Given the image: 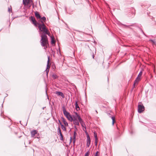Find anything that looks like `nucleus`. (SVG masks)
Returning <instances> with one entry per match:
<instances>
[{
    "mask_svg": "<svg viewBox=\"0 0 156 156\" xmlns=\"http://www.w3.org/2000/svg\"><path fill=\"white\" fill-rule=\"evenodd\" d=\"M41 24L39 23L37 26L39 28V30L42 32L40 33L41 37V44L43 47H44V49H46L47 47L46 46L48 44V40L47 34L49 36L50 33L48 32L47 29L46 28L44 23L41 21Z\"/></svg>",
    "mask_w": 156,
    "mask_h": 156,
    "instance_id": "nucleus-1",
    "label": "nucleus"
},
{
    "mask_svg": "<svg viewBox=\"0 0 156 156\" xmlns=\"http://www.w3.org/2000/svg\"><path fill=\"white\" fill-rule=\"evenodd\" d=\"M62 111L64 115L66 118L70 122H72L73 120V119L72 116L70 115L69 112L66 111L65 106L62 107Z\"/></svg>",
    "mask_w": 156,
    "mask_h": 156,
    "instance_id": "nucleus-2",
    "label": "nucleus"
},
{
    "mask_svg": "<svg viewBox=\"0 0 156 156\" xmlns=\"http://www.w3.org/2000/svg\"><path fill=\"white\" fill-rule=\"evenodd\" d=\"M75 115H73V123L75 125L79 126V117L80 116L76 112L75 113Z\"/></svg>",
    "mask_w": 156,
    "mask_h": 156,
    "instance_id": "nucleus-3",
    "label": "nucleus"
},
{
    "mask_svg": "<svg viewBox=\"0 0 156 156\" xmlns=\"http://www.w3.org/2000/svg\"><path fill=\"white\" fill-rule=\"evenodd\" d=\"M86 133L87 134V147H89L90 145V139L89 135L88 134L86 130L85 131Z\"/></svg>",
    "mask_w": 156,
    "mask_h": 156,
    "instance_id": "nucleus-4",
    "label": "nucleus"
},
{
    "mask_svg": "<svg viewBox=\"0 0 156 156\" xmlns=\"http://www.w3.org/2000/svg\"><path fill=\"white\" fill-rule=\"evenodd\" d=\"M144 110V107L143 105H138V112L139 113L142 112Z\"/></svg>",
    "mask_w": 156,
    "mask_h": 156,
    "instance_id": "nucleus-5",
    "label": "nucleus"
},
{
    "mask_svg": "<svg viewBox=\"0 0 156 156\" xmlns=\"http://www.w3.org/2000/svg\"><path fill=\"white\" fill-rule=\"evenodd\" d=\"M30 20L32 22V23L34 25L36 26L37 27L39 23H37L36 21L35 18L31 16L30 18Z\"/></svg>",
    "mask_w": 156,
    "mask_h": 156,
    "instance_id": "nucleus-6",
    "label": "nucleus"
},
{
    "mask_svg": "<svg viewBox=\"0 0 156 156\" xmlns=\"http://www.w3.org/2000/svg\"><path fill=\"white\" fill-rule=\"evenodd\" d=\"M55 94L58 96H60L62 97L63 98H65V95L61 92L60 91H56Z\"/></svg>",
    "mask_w": 156,
    "mask_h": 156,
    "instance_id": "nucleus-7",
    "label": "nucleus"
},
{
    "mask_svg": "<svg viewBox=\"0 0 156 156\" xmlns=\"http://www.w3.org/2000/svg\"><path fill=\"white\" fill-rule=\"evenodd\" d=\"M31 2V0H23V4L25 5L30 4Z\"/></svg>",
    "mask_w": 156,
    "mask_h": 156,
    "instance_id": "nucleus-8",
    "label": "nucleus"
},
{
    "mask_svg": "<svg viewBox=\"0 0 156 156\" xmlns=\"http://www.w3.org/2000/svg\"><path fill=\"white\" fill-rule=\"evenodd\" d=\"M79 121L80 123L81 124V126L84 127V126H85V124L84 123V122L83 120L81 119L80 117H79Z\"/></svg>",
    "mask_w": 156,
    "mask_h": 156,
    "instance_id": "nucleus-9",
    "label": "nucleus"
},
{
    "mask_svg": "<svg viewBox=\"0 0 156 156\" xmlns=\"http://www.w3.org/2000/svg\"><path fill=\"white\" fill-rule=\"evenodd\" d=\"M37 131L36 130H34L31 132V136L32 137H34L35 135L37 134Z\"/></svg>",
    "mask_w": 156,
    "mask_h": 156,
    "instance_id": "nucleus-10",
    "label": "nucleus"
},
{
    "mask_svg": "<svg viewBox=\"0 0 156 156\" xmlns=\"http://www.w3.org/2000/svg\"><path fill=\"white\" fill-rule=\"evenodd\" d=\"M35 15L37 19H41V16L38 12L37 11L35 12Z\"/></svg>",
    "mask_w": 156,
    "mask_h": 156,
    "instance_id": "nucleus-11",
    "label": "nucleus"
},
{
    "mask_svg": "<svg viewBox=\"0 0 156 156\" xmlns=\"http://www.w3.org/2000/svg\"><path fill=\"white\" fill-rule=\"evenodd\" d=\"M49 57L48 56V60L47 61V68L46 69H49L50 68V66L49 65Z\"/></svg>",
    "mask_w": 156,
    "mask_h": 156,
    "instance_id": "nucleus-12",
    "label": "nucleus"
},
{
    "mask_svg": "<svg viewBox=\"0 0 156 156\" xmlns=\"http://www.w3.org/2000/svg\"><path fill=\"white\" fill-rule=\"evenodd\" d=\"M77 101H76L75 103V108L77 111H78L80 110V108L78 106Z\"/></svg>",
    "mask_w": 156,
    "mask_h": 156,
    "instance_id": "nucleus-13",
    "label": "nucleus"
},
{
    "mask_svg": "<svg viewBox=\"0 0 156 156\" xmlns=\"http://www.w3.org/2000/svg\"><path fill=\"white\" fill-rule=\"evenodd\" d=\"M62 121L65 126H68V124L64 119H62Z\"/></svg>",
    "mask_w": 156,
    "mask_h": 156,
    "instance_id": "nucleus-14",
    "label": "nucleus"
},
{
    "mask_svg": "<svg viewBox=\"0 0 156 156\" xmlns=\"http://www.w3.org/2000/svg\"><path fill=\"white\" fill-rule=\"evenodd\" d=\"M40 21L41 23V21H42V22L43 21L44 22H45L46 19L45 17L43 16L42 17H41V18L40 19Z\"/></svg>",
    "mask_w": 156,
    "mask_h": 156,
    "instance_id": "nucleus-15",
    "label": "nucleus"
},
{
    "mask_svg": "<svg viewBox=\"0 0 156 156\" xmlns=\"http://www.w3.org/2000/svg\"><path fill=\"white\" fill-rule=\"evenodd\" d=\"M111 117L112 119V125H113L115 121V118L114 116H112Z\"/></svg>",
    "mask_w": 156,
    "mask_h": 156,
    "instance_id": "nucleus-16",
    "label": "nucleus"
},
{
    "mask_svg": "<svg viewBox=\"0 0 156 156\" xmlns=\"http://www.w3.org/2000/svg\"><path fill=\"white\" fill-rule=\"evenodd\" d=\"M52 76L54 79H56L58 77V76L56 74L54 73L52 75Z\"/></svg>",
    "mask_w": 156,
    "mask_h": 156,
    "instance_id": "nucleus-17",
    "label": "nucleus"
},
{
    "mask_svg": "<svg viewBox=\"0 0 156 156\" xmlns=\"http://www.w3.org/2000/svg\"><path fill=\"white\" fill-rule=\"evenodd\" d=\"M61 128L64 131H66V129L65 126L63 125H61Z\"/></svg>",
    "mask_w": 156,
    "mask_h": 156,
    "instance_id": "nucleus-18",
    "label": "nucleus"
},
{
    "mask_svg": "<svg viewBox=\"0 0 156 156\" xmlns=\"http://www.w3.org/2000/svg\"><path fill=\"white\" fill-rule=\"evenodd\" d=\"M55 41L54 40V37H51V43L52 44H55Z\"/></svg>",
    "mask_w": 156,
    "mask_h": 156,
    "instance_id": "nucleus-19",
    "label": "nucleus"
},
{
    "mask_svg": "<svg viewBox=\"0 0 156 156\" xmlns=\"http://www.w3.org/2000/svg\"><path fill=\"white\" fill-rule=\"evenodd\" d=\"M57 133L58 135L62 133L61 132V130L59 127H58L57 130Z\"/></svg>",
    "mask_w": 156,
    "mask_h": 156,
    "instance_id": "nucleus-20",
    "label": "nucleus"
},
{
    "mask_svg": "<svg viewBox=\"0 0 156 156\" xmlns=\"http://www.w3.org/2000/svg\"><path fill=\"white\" fill-rule=\"evenodd\" d=\"M60 140L63 141V136L62 134L61 133V134H60Z\"/></svg>",
    "mask_w": 156,
    "mask_h": 156,
    "instance_id": "nucleus-21",
    "label": "nucleus"
},
{
    "mask_svg": "<svg viewBox=\"0 0 156 156\" xmlns=\"http://www.w3.org/2000/svg\"><path fill=\"white\" fill-rule=\"evenodd\" d=\"M94 135L95 140H98L96 132H94Z\"/></svg>",
    "mask_w": 156,
    "mask_h": 156,
    "instance_id": "nucleus-22",
    "label": "nucleus"
},
{
    "mask_svg": "<svg viewBox=\"0 0 156 156\" xmlns=\"http://www.w3.org/2000/svg\"><path fill=\"white\" fill-rule=\"evenodd\" d=\"M138 82L136 80H135L134 81V83H133V87H134L135 85L136 84H137L138 83Z\"/></svg>",
    "mask_w": 156,
    "mask_h": 156,
    "instance_id": "nucleus-23",
    "label": "nucleus"
},
{
    "mask_svg": "<svg viewBox=\"0 0 156 156\" xmlns=\"http://www.w3.org/2000/svg\"><path fill=\"white\" fill-rule=\"evenodd\" d=\"M149 41L152 42L153 43V44L156 45V42L154 41V40L150 39Z\"/></svg>",
    "mask_w": 156,
    "mask_h": 156,
    "instance_id": "nucleus-24",
    "label": "nucleus"
},
{
    "mask_svg": "<svg viewBox=\"0 0 156 156\" xmlns=\"http://www.w3.org/2000/svg\"><path fill=\"white\" fill-rule=\"evenodd\" d=\"M142 72L141 71L139 73V74H138V76L137 77H140H140L141 76H142Z\"/></svg>",
    "mask_w": 156,
    "mask_h": 156,
    "instance_id": "nucleus-25",
    "label": "nucleus"
},
{
    "mask_svg": "<svg viewBox=\"0 0 156 156\" xmlns=\"http://www.w3.org/2000/svg\"><path fill=\"white\" fill-rule=\"evenodd\" d=\"M76 131H74V132L73 136V138H76Z\"/></svg>",
    "mask_w": 156,
    "mask_h": 156,
    "instance_id": "nucleus-26",
    "label": "nucleus"
},
{
    "mask_svg": "<svg viewBox=\"0 0 156 156\" xmlns=\"http://www.w3.org/2000/svg\"><path fill=\"white\" fill-rule=\"evenodd\" d=\"M90 152L89 151H88L87 152V153L85 154L84 156H89Z\"/></svg>",
    "mask_w": 156,
    "mask_h": 156,
    "instance_id": "nucleus-27",
    "label": "nucleus"
},
{
    "mask_svg": "<svg viewBox=\"0 0 156 156\" xmlns=\"http://www.w3.org/2000/svg\"><path fill=\"white\" fill-rule=\"evenodd\" d=\"M140 77H137L136 79V80L138 82H139L140 80Z\"/></svg>",
    "mask_w": 156,
    "mask_h": 156,
    "instance_id": "nucleus-28",
    "label": "nucleus"
},
{
    "mask_svg": "<svg viewBox=\"0 0 156 156\" xmlns=\"http://www.w3.org/2000/svg\"><path fill=\"white\" fill-rule=\"evenodd\" d=\"M49 69H46L45 71L46 72V75L48 76V73L49 72Z\"/></svg>",
    "mask_w": 156,
    "mask_h": 156,
    "instance_id": "nucleus-29",
    "label": "nucleus"
},
{
    "mask_svg": "<svg viewBox=\"0 0 156 156\" xmlns=\"http://www.w3.org/2000/svg\"><path fill=\"white\" fill-rule=\"evenodd\" d=\"M46 95H47V99L48 100H49V97L48 96V94H47V90H46Z\"/></svg>",
    "mask_w": 156,
    "mask_h": 156,
    "instance_id": "nucleus-30",
    "label": "nucleus"
},
{
    "mask_svg": "<svg viewBox=\"0 0 156 156\" xmlns=\"http://www.w3.org/2000/svg\"><path fill=\"white\" fill-rule=\"evenodd\" d=\"M98 153H99V152L98 151H97L96 152L95 155H96V156H99L98 154Z\"/></svg>",
    "mask_w": 156,
    "mask_h": 156,
    "instance_id": "nucleus-31",
    "label": "nucleus"
},
{
    "mask_svg": "<svg viewBox=\"0 0 156 156\" xmlns=\"http://www.w3.org/2000/svg\"><path fill=\"white\" fill-rule=\"evenodd\" d=\"M76 141V138H73V143L74 144Z\"/></svg>",
    "mask_w": 156,
    "mask_h": 156,
    "instance_id": "nucleus-32",
    "label": "nucleus"
},
{
    "mask_svg": "<svg viewBox=\"0 0 156 156\" xmlns=\"http://www.w3.org/2000/svg\"><path fill=\"white\" fill-rule=\"evenodd\" d=\"M72 137H70V143H71L72 142Z\"/></svg>",
    "mask_w": 156,
    "mask_h": 156,
    "instance_id": "nucleus-33",
    "label": "nucleus"
},
{
    "mask_svg": "<svg viewBox=\"0 0 156 156\" xmlns=\"http://www.w3.org/2000/svg\"><path fill=\"white\" fill-rule=\"evenodd\" d=\"M97 141H98V140H95V143L96 145H97Z\"/></svg>",
    "mask_w": 156,
    "mask_h": 156,
    "instance_id": "nucleus-34",
    "label": "nucleus"
},
{
    "mask_svg": "<svg viewBox=\"0 0 156 156\" xmlns=\"http://www.w3.org/2000/svg\"><path fill=\"white\" fill-rule=\"evenodd\" d=\"M10 10H11V8H8V11L10 12Z\"/></svg>",
    "mask_w": 156,
    "mask_h": 156,
    "instance_id": "nucleus-35",
    "label": "nucleus"
},
{
    "mask_svg": "<svg viewBox=\"0 0 156 156\" xmlns=\"http://www.w3.org/2000/svg\"><path fill=\"white\" fill-rule=\"evenodd\" d=\"M58 122H59V123H60V125H61H61H62V123H61V122L60 121V120H58Z\"/></svg>",
    "mask_w": 156,
    "mask_h": 156,
    "instance_id": "nucleus-36",
    "label": "nucleus"
},
{
    "mask_svg": "<svg viewBox=\"0 0 156 156\" xmlns=\"http://www.w3.org/2000/svg\"><path fill=\"white\" fill-rule=\"evenodd\" d=\"M124 25L126 27H129V26H132V25H129V26H127V25Z\"/></svg>",
    "mask_w": 156,
    "mask_h": 156,
    "instance_id": "nucleus-37",
    "label": "nucleus"
},
{
    "mask_svg": "<svg viewBox=\"0 0 156 156\" xmlns=\"http://www.w3.org/2000/svg\"><path fill=\"white\" fill-rule=\"evenodd\" d=\"M74 127H75V128L76 129V127L75 126H74Z\"/></svg>",
    "mask_w": 156,
    "mask_h": 156,
    "instance_id": "nucleus-38",
    "label": "nucleus"
},
{
    "mask_svg": "<svg viewBox=\"0 0 156 156\" xmlns=\"http://www.w3.org/2000/svg\"><path fill=\"white\" fill-rule=\"evenodd\" d=\"M96 112L97 113H98V112H97V111H96Z\"/></svg>",
    "mask_w": 156,
    "mask_h": 156,
    "instance_id": "nucleus-39",
    "label": "nucleus"
},
{
    "mask_svg": "<svg viewBox=\"0 0 156 156\" xmlns=\"http://www.w3.org/2000/svg\"><path fill=\"white\" fill-rule=\"evenodd\" d=\"M94 55H93V58H94Z\"/></svg>",
    "mask_w": 156,
    "mask_h": 156,
    "instance_id": "nucleus-40",
    "label": "nucleus"
},
{
    "mask_svg": "<svg viewBox=\"0 0 156 156\" xmlns=\"http://www.w3.org/2000/svg\"><path fill=\"white\" fill-rule=\"evenodd\" d=\"M142 32L144 34V32L142 31Z\"/></svg>",
    "mask_w": 156,
    "mask_h": 156,
    "instance_id": "nucleus-41",
    "label": "nucleus"
}]
</instances>
